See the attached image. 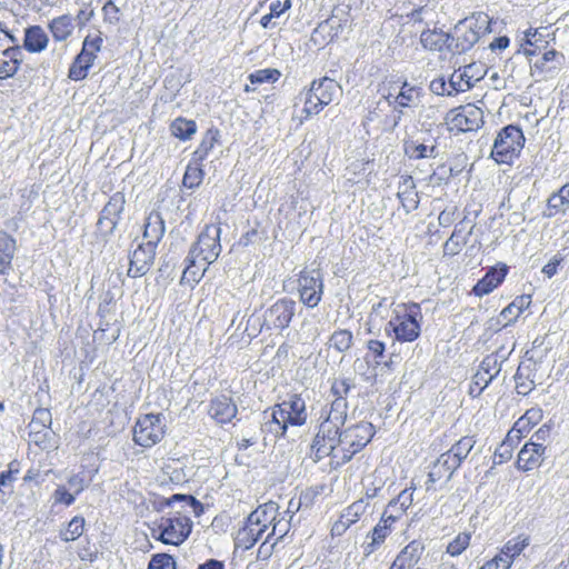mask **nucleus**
I'll return each mask as SVG.
<instances>
[{
  "instance_id": "obj_14",
  "label": "nucleus",
  "mask_w": 569,
  "mask_h": 569,
  "mask_svg": "<svg viewBox=\"0 0 569 569\" xmlns=\"http://www.w3.org/2000/svg\"><path fill=\"white\" fill-rule=\"evenodd\" d=\"M298 297L307 308H316L323 296V279L318 270L302 269L298 274Z\"/></svg>"
},
{
  "instance_id": "obj_10",
  "label": "nucleus",
  "mask_w": 569,
  "mask_h": 569,
  "mask_svg": "<svg viewBox=\"0 0 569 569\" xmlns=\"http://www.w3.org/2000/svg\"><path fill=\"white\" fill-rule=\"evenodd\" d=\"M220 236L221 228L219 224H206L189 250L191 258L199 259V262L207 266L212 264L221 252Z\"/></svg>"
},
{
  "instance_id": "obj_39",
  "label": "nucleus",
  "mask_w": 569,
  "mask_h": 569,
  "mask_svg": "<svg viewBox=\"0 0 569 569\" xmlns=\"http://www.w3.org/2000/svg\"><path fill=\"white\" fill-rule=\"evenodd\" d=\"M391 535L379 521L367 535V541L362 545V552L366 557L375 553L386 542Z\"/></svg>"
},
{
  "instance_id": "obj_22",
  "label": "nucleus",
  "mask_w": 569,
  "mask_h": 569,
  "mask_svg": "<svg viewBox=\"0 0 569 569\" xmlns=\"http://www.w3.org/2000/svg\"><path fill=\"white\" fill-rule=\"evenodd\" d=\"M507 273L508 267L505 263L490 267L485 276L472 287L471 292L477 297L489 295L503 282Z\"/></svg>"
},
{
  "instance_id": "obj_29",
  "label": "nucleus",
  "mask_w": 569,
  "mask_h": 569,
  "mask_svg": "<svg viewBox=\"0 0 569 569\" xmlns=\"http://www.w3.org/2000/svg\"><path fill=\"white\" fill-rule=\"evenodd\" d=\"M17 251V240L6 231H0V276L12 270V261Z\"/></svg>"
},
{
  "instance_id": "obj_52",
  "label": "nucleus",
  "mask_w": 569,
  "mask_h": 569,
  "mask_svg": "<svg viewBox=\"0 0 569 569\" xmlns=\"http://www.w3.org/2000/svg\"><path fill=\"white\" fill-rule=\"evenodd\" d=\"M471 542V533L468 531L459 532L446 547V552L451 557L460 556Z\"/></svg>"
},
{
  "instance_id": "obj_62",
  "label": "nucleus",
  "mask_w": 569,
  "mask_h": 569,
  "mask_svg": "<svg viewBox=\"0 0 569 569\" xmlns=\"http://www.w3.org/2000/svg\"><path fill=\"white\" fill-rule=\"evenodd\" d=\"M429 88L431 92L438 96H453L458 93L453 91V88L449 87V83L446 82L443 77L433 79L430 82Z\"/></svg>"
},
{
  "instance_id": "obj_45",
  "label": "nucleus",
  "mask_w": 569,
  "mask_h": 569,
  "mask_svg": "<svg viewBox=\"0 0 569 569\" xmlns=\"http://www.w3.org/2000/svg\"><path fill=\"white\" fill-rule=\"evenodd\" d=\"M93 64H94V61H92L86 54H82L79 52L69 67V70H68L69 79L73 80V81L84 80L88 77L89 70Z\"/></svg>"
},
{
  "instance_id": "obj_35",
  "label": "nucleus",
  "mask_w": 569,
  "mask_h": 569,
  "mask_svg": "<svg viewBox=\"0 0 569 569\" xmlns=\"http://www.w3.org/2000/svg\"><path fill=\"white\" fill-rule=\"evenodd\" d=\"M476 445L473 436H463L451 448L442 453L445 457H449V460L459 468L463 460L468 457L470 451Z\"/></svg>"
},
{
  "instance_id": "obj_23",
  "label": "nucleus",
  "mask_w": 569,
  "mask_h": 569,
  "mask_svg": "<svg viewBox=\"0 0 569 569\" xmlns=\"http://www.w3.org/2000/svg\"><path fill=\"white\" fill-rule=\"evenodd\" d=\"M425 550L426 546L422 540H411L400 550L389 569H413Z\"/></svg>"
},
{
  "instance_id": "obj_28",
  "label": "nucleus",
  "mask_w": 569,
  "mask_h": 569,
  "mask_svg": "<svg viewBox=\"0 0 569 569\" xmlns=\"http://www.w3.org/2000/svg\"><path fill=\"white\" fill-rule=\"evenodd\" d=\"M166 231L161 213L152 210L146 218L143 224V242L158 247Z\"/></svg>"
},
{
  "instance_id": "obj_44",
  "label": "nucleus",
  "mask_w": 569,
  "mask_h": 569,
  "mask_svg": "<svg viewBox=\"0 0 569 569\" xmlns=\"http://www.w3.org/2000/svg\"><path fill=\"white\" fill-rule=\"evenodd\" d=\"M20 471L21 462L13 459L8 463L7 469L0 472V501L4 500L7 490L11 491L13 489V483Z\"/></svg>"
},
{
  "instance_id": "obj_60",
  "label": "nucleus",
  "mask_w": 569,
  "mask_h": 569,
  "mask_svg": "<svg viewBox=\"0 0 569 569\" xmlns=\"http://www.w3.org/2000/svg\"><path fill=\"white\" fill-rule=\"evenodd\" d=\"M416 491V485L411 481L410 486L399 492V495L389 501V507L395 508L397 502L406 503L411 507L413 503V493Z\"/></svg>"
},
{
  "instance_id": "obj_17",
  "label": "nucleus",
  "mask_w": 569,
  "mask_h": 569,
  "mask_svg": "<svg viewBox=\"0 0 569 569\" xmlns=\"http://www.w3.org/2000/svg\"><path fill=\"white\" fill-rule=\"evenodd\" d=\"M547 447L530 439L519 450L516 468L522 472L538 470L546 459Z\"/></svg>"
},
{
  "instance_id": "obj_19",
  "label": "nucleus",
  "mask_w": 569,
  "mask_h": 569,
  "mask_svg": "<svg viewBox=\"0 0 569 569\" xmlns=\"http://www.w3.org/2000/svg\"><path fill=\"white\" fill-rule=\"evenodd\" d=\"M353 387L352 380L347 377H338L331 381L330 395L333 399L327 415L347 418V398Z\"/></svg>"
},
{
  "instance_id": "obj_54",
  "label": "nucleus",
  "mask_w": 569,
  "mask_h": 569,
  "mask_svg": "<svg viewBox=\"0 0 569 569\" xmlns=\"http://www.w3.org/2000/svg\"><path fill=\"white\" fill-rule=\"evenodd\" d=\"M466 243V236L461 231L455 229L449 239L445 242L443 252L445 254L456 256L462 250Z\"/></svg>"
},
{
  "instance_id": "obj_61",
  "label": "nucleus",
  "mask_w": 569,
  "mask_h": 569,
  "mask_svg": "<svg viewBox=\"0 0 569 569\" xmlns=\"http://www.w3.org/2000/svg\"><path fill=\"white\" fill-rule=\"evenodd\" d=\"M39 423L41 429H49L51 425V413L48 409L39 408L34 411L30 427L34 429Z\"/></svg>"
},
{
  "instance_id": "obj_18",
  "label": "nucleus",
  "mask_w": 569,
  "mask_h": 569,
  "mask_svg": "<svg viewBox=\"0 0 569 569\" xmlns=\"http://www.w3.org/2000/svg\"><path fill=\"white\" fill-rule=\"evenodd\" d=\"M208 416L220 426L232 423L238 416V406L232 397L218 395L210 399Z\"/></svg>"
},
{
  "instance_id": "obj_21",
  "label": "nucleus",
  "mask_w": 569,
  "mask_h": 569,
  "mask_svg": "<svg viewBox=\"0 0 569 569\" xmlns=\"http://www.w3.org/2000/svg\"><path fill=\"white\" fill-rule=\"evenodd\" d=\"M481 64L470 63L453 71L449 79V87L456 92H466L471 89L485 76Z\"/></svg>"
},
{
  "instance_id": "obj_4",
  "label": "nucleus",
  "mask_w": 569,
  "mask_h": 569,
  "mask_svg": "<svg viewBox=\"0 0 569 569\" xmlns=\"http://www.w3.org/2000/svg\"><path fill=\"white\" fill-rule=\"evenodd\" d=\"M281 516L274 502L259 506L252 511L243 528L239 531V539L246 548L252 547L270 532L273 522Z\"/></svg>"
},
{
  "instance_id": "obj_49",
  "label": "nucleus",
  "mask_w": 569,
  "mask_h": 569,
  "mask_svg": "<svg viewBox=\"0 0 569 569\" xmlns=\"http://www.w3.org/2000/svg\"><path fill=\"white\" fill-rule=\"evenodd\" d=\"M368 502L365 499H358L342 510L340 517L351 527L357 523L365 515Z\"/></svg>"
},
{
  "instance_id": "obj_31",
  "label": "nucleus",
  "mask_w": 569,
  "mask_h": 569,
  "mask_svg": "<svg viewBox=\"0 0 569 569\" xmlns=\"http://www.w3.org/2000/svg\"><path fill=\"white\" fill-rule=\"evenodd\" d=\"M220 142V131L216 127H211L207 129L203 133V137L192 152L191 159L198 162L203 163V161L209 157L212 152L213 148Z\"/></svg>"
},
{
  "instance_id": "obj_36",
  "label": "nucleus",
  "mask_w": 569,
  "mask_h": 569,
  "mask_svg": "<svg viewBox=\"0 0 569 569\" xmlns=\"http://www.w3.org/2000/svg\"><path fill=\"white\" fill-rule=\"evenodd\" d=\"M323 110L322 102L316 94V92L310 87L305 92V100H303V108L301 109L300 114L293 116V121L297 122V124H302L307 120H309L311 117L319 114Z\"/></svg>"
},
{
  "instance_id": "obj_41",
  "label": "nucleus",
  "mask_w": 569,
  "mask_h": 569,
  "mask_svg": "<svg viewBox=\"0 0 569 569\" xmlns=\"http://www.w3.org/2000/svg\"><path fill=\"white\" fill-rule=\"evenodd\" d=\"M310 87L322 102L323 108L333 101V96L338 91V84L328 77L313 80Z\"/></svg>"
},
{
  "instance_id": "obj_15",
  "label": "nucleus",
  "mask_w": 569,
  "mask_h": 569,
  "mask_svg": "<svg viewBox=\"0 0 569 569\" xmlns=\"http://www.w3.org/2000/svg\"><path fill=\"white\" fill-rule=\"evenodd\" d=\"M126 197L121 191L114 192L100 211L97 227L104 236L112 234L124 210Z\"/></svg>"
},
{
  "instance_id": "obj_59",
  "label": "nucleus",
  "mask_w": 569,
  "mask_h": 569,
  "mask_svg": "<svg viewBox=\"0 0 569 569\" xmlns=\"http://www.w3.org/2000/svg\"><path fill=\"white\" fill-rule=\"evenodd\" d=\"M515 382L518 395L527 396L535 389V381L523 376L519 369L515 376Z\"/></svg>"
},
{
  "instance_id": "obj_33",
  "label": "nucleus",
  "mask_w": 569,
  "mask_h": 569,
  "mask_svg": "<svg viewBox=\"0 0 569 569\" xmlns=\"http://www.w3.org/2000/svg\"><path fill=\"white\" fill-rule=\"evenodd\" d=\"M531 295L517 296L500 312V317L506 321L505 326L515 323L520 318V316L531 306Z\"/></svg>"
},
{
  "instance_id": "obj_3",
  "label": "nucleus",
  "mask_w": 569,
  "mask_h": 569,
  "mask_svg": "<svg viewBox=\"0 0 569 569\" xmlns=\"http://www.w3.org/2000/svg\"><path fill=\"white\" fill-rule=\"evenodd\" d=\"M307 408L303 398L298 393L290 395L286 400L272 408L273 427L271 431L276 437H286L289 426L300 427L307 422Z\"/></svg>"
},
{
  "instance_id": "obj_11",
  "label": "nucleus",
  "mask_w": 569,
  "mask_h": 569,
  "mask_svg": "<svg viewBox=\"0 0 569 569\" xmlns=\"http://www.w3.org/2000/svg\"><path fill=\"white\" fill-rule=\"evenodd\" d=\"M376 435L375 426L369 421H359L346 429L341 428L342 447L346 457V463L361 452L372 440Z\"/></svg>"
},
{
  "instance_id": "obj_12",
  "label": "nucleus",
  "mask_w": 569,
  "mask_h": 569,
  "mask_svg": "<svg viewBox=\"0 0 569 569\" xmlns=\"http://www.w3.org/2000/svg\"><path fill=\"white\" fill-rule=\"evenodd\" d=\"M297 303L290 298H280L268 307L262 315L261 330L282 332L290 327L296 315Z\"/></svg>"
},
{
  "instance_id": "obj_51",
  "label": "nucleus",
  "mask_w": 569,
  "mask_h": 569,
  "mask_svg": "<svg viewBox=\"0 0 569 569\" xmlns=\"http://www.w3.org/2000/svg\"><path fill=\"white\" fill-rule=\"evenodd\" d=\"M103 46V38L101 32L97 34H88L82 42L80 53L86 54L92 61H96L98 53L101 51Z\"/></svg>"
},
{
  "instance_id": "obj_32",
  "label": "nucleus",
  "mask_w": 569,
  "mask_h": 569,
  "mask_svg": "<svg viewBox=\"0 0 569 569\" xmlns=\"http://www.w3.org/2000/svg\"><path fill=\"white\" fill-rule=\"evenodd\" d=\"M403 152L410 160L436 158L438 153L436 142L427 144L416 139L403 141Z\"/></svg>"
},
{
  "instance_id": "obj_50",
  "label": "nucleus",
  "mask_w": 569,
  "mask_h": 569,
  "mask_svg": "<svg viewBox=\"0 0 569 569\" xmlns=\"http://www.w3.org/2000/svg\"><path fill=\"white\" fill-rule=\"evenodd\" d=\"M353 336L348 329H338L332 332L329 338V348H333L338 352H346L352 345Z\"/></svg>"
},
{
  "instance_id": "obj_24",
  "label": "nucleus",
  "mask_w": 569,
  "mask_h": 569,
  "mask_svg": "<svg viewBox=\"0 0 569 569\" xmlns=\"http://www.w3.org/2000/svg\"><path fill=\"white\" fill-rule=\"evenodd\" d=\"M457 469L453 462L449 460V457H445L441 453L428 472V479L425 483L426 490L436 491L437 483L447 482Z\"/></svg>"
},
{
  "instance_id": "obj_6",
  "label": "nucleus",
  "mask_w": 569,
  "mask_h": 569,
  "mask_svg": "<svg viewBox=\"0 0 569 569\" xmlns=\"http://www.w3.org/2000/svg\"><path fill=\"white\" fill-rule=\"evenodd\" d=\"M192 521L181 512L161 517L151 528L152 537L164 545L179 546L191 533Z\"/></svg>"
},
{
  "instance_id": "obj_38",
  "label": "nucleus",
  "mask_w": 569,
  "mask_h": 569,
  "mask_svg": "<svg viewBox=\"0 0 569 569\" xmlns=\"http://www.w3.org/2000/svg\"><path fill=\"white\" fill-rule=\"evenodd\" d=\"M450 40V34L438 29L425 30L420 36V42L423 48L431 51H441L449 47L451 44L449 43Z\"/></svg>"
},
{
  "instance_id": "obj_8",
  "label": "nucleus",
  "mask_w": 569,
  "mask_h": 569,
  "mask_svg": "<svg viewBox=\"0 0 569 569\" xmlns=\"http://www.w3.org/2000/svg\"><path fill=\"white\" fill-rule=\"evenodd\" d=\"M443 121L449 132H473L483 126V110L469 102L450 109Z\"/></svg>"
},
{
  "instance_id": "obj_37",
  "label": "nucleus",
  "mask_w": 569,
  "mask_h": 569,
  "mask_svg": "<svg viewBox=\"0 0 569 569\" xmlns=\"http://www.w3.org/2000/svg\"><path fill=\"white\" fill-rule=\"evenodd\" d=\"M48 29L56 41H64L74 30L73 18L70 14L56 17L49 21Z\"/></svg>"
},
{
  "instance_id": "obj_9",
  "label": "nucleus",
  "mask_w": 569,
  "mask_h": 569,
  "mask_svg": "<svg viewBox=\"0 0 569 569\" xmlns=\"http://www.w3.org/2000/svg\"><path fill=\"white\" fill-rule=\"evenodd\" d=\"M489 31L488 17L479 13L461 20L453 30L451 42L458 52L471 49Z\"/></svg>"
},
{
  "instance_id": "obj_64",
  "label": "nucleus",
  "mask_w": 569,
  "mask_h": 569,
  "mask_svg": "<svg viewBox=\"0 0 569 569\" xmlns=\"http://www.w3.org/2000/svg\"><path fill=\"white\" fill-rule=\"evenodd\" d=\"M368 355L373 359H381L386 351V345L383 341L378 339H370L367 341Z\"/></svg>"
},
{
  "instance_id": "obj_47",
  "label": "nucleus",
  "mask_w": 569,
  "mask_h": 569,
  "mask_svg": "<svg viewBox=\"0 0 569 569\" xmlns=\"http://www.w3.org/2000/svg\"><path fill=\"white\" fill-rule=\"evenodd\" d=\"M203 178V163L190 159L182 178L183 187L188 189L198 188L202 183Z\"/></svg>"
},
{
  "instance_id": "obj_1",
  "label": "nucleus",
  "mask_w": 569,
  "mask_h": 569,
  "mask_svg": "<svg viewBox=\"0 0 569 569\" xmlns=\"http://www.w3.org/2000/svg\"><path fill=\"white\" fill-rule=\"evenodd\" d=\"M346 420L347 418L340 416L326 415L320 421L310 446V456L316 462L328 459L332 469L347 465L341 436Z\"/></svg>"
},
{
  "instance_id": "obj_27",
  "label": "nucleus",
  "mask_w": 569,
  "mask_h": 569,
  "mask_svg": "<svg viewBox=\"0 0 569 569\" xmlns=\"http://www.w3.org/2000/svg\"><path fill=\"white\" fill-rule=\"evenodd\" d=\"M543 418V411L540 407H532L519 417L509 430L518 439L522 440L531 430L540 423Z\"/></svg>"
},
{
  "instance_id": "obj_30",
  "label": "nucleus",
  "mask_w": 569,
  "mask_h": 569,
  "mask_svg": "<svg viewBox=\"0 0 569 569\" xmlns=\"http://www.w3.org/2000/svg\"><path fill=\"white\" fill-rule=\"evenodd\" d=\"M397 197L407 212L418 208L419 197L418 192L416 191V184L411 176L401 177Z\"/></svg>"
},
{
  "instance_id": "obj_20",
  "label": "nucleus",
  "mask_w": 569,
  "mask_h": 569,
  "mask_svg": "<svg viewBox=\"0 0 569 569\" xmlns=\"http://www.w3.org/2000/svg\"><path fill=\"white\" fill-rule=\"evenodd\" d=\"M157 247L141 242L131 253L128 276L138 278L144 276L152 267Z\"/></svg>"
},
{
  "instance_id": "obj_56",
  "label": "nucleus",
  "mask_w": 569,
  "mask_h": 569,
  "mask_svg": "<svg viewBox=\"0 0 569 569\" xmlns=\"http://www.w3.org/2000/svg\"><path fill=\"white\" fill-rule=\"evenodd\" d=\"M492 380L482 371H476L469 386L468 393L471 398H478Z\"/></svg>"
},
{
  "instance_id": "obj_55",
  "label": "nucleus",
  "mask_w": 569,
  "mask_h": 569,
  "mask_svg": "<svg viewBox=\"0 0 569 569\" xmlns=\"http://www.w3.org/2000/svg\"><path fill=\"white\" fill-rule=\"evenodd\" d=\"M501 365L498 357L493 353L486 356L478 368V371H482L490 380H493L499 375Z\"/></svg>"
},
{
  "instance_id": "obj_46",
  "label": "nucleus",
  "mask_w": 569,
  "mask_h": 569,
  "mask_svg": "<svg viewBox=\"0 0 569 569\" xmlns=\"http://www.w3.org/2000/svg\"><path fill=\"white\" fill-rule=\"evenodd\" d=\"M199 259H192L191 254L188 253L186 258V267L182 272L181 283L197 284L204 276L209 266L200 267L197 266Z\"/></svg>"
},
{
  "instance_id": "obj_43",
  "label": "nucleus",
  "mask_w": 569,
  "mask_h": 569,
  "mask_svg": "<svg viewBox=\"0 0 569 569\" xmlns=\"http://www.w3.org/2000/svg\"><path fill=\"white\" fill-rule=\"evenodd\" d=\"M520 442V439H518L515 435L508 431L505 439L495 450V462L501 465L511 460V458L513 457L515 449L518 447Z\"/></svg>"
},
{
  "instance_id": "obj_13",
  "label": "nucleus",
  "mask_w": 569,
  "mask_h": 569,
  "mask_svg": "<svg viewBox=\"0 0 569 569\" xmlns=\"http://www.w3.org/2000/svg\"><path fill=\"white\" fill-rule=\"evenodd\" d=\"M22 62V50L16 38L0 21V79H8L17 73Z\"/></svg>"
},
{
  "instance_id": "obj_34",
  "label": "nucleus",
  "mask_w": 569,
  "mask_h": 569,
  "mask_svg": "<svg viewBox=\"0 0 569 569\" xmlns=\"http://www.w3.org/2000/svg\"><path fill=\"white\" fill-rule=\"evenodd\" d=\"M49 42V38L40 26L28 27L24 31L23 48L31 52L38 53L43 51Z\"/></svg>"
},
{
  "instance_id": "obj_5",
  "label": "nucleus",
  "mask_w": 569,
  "mask_h": 569,
  "mask_svg": "<svg viewBox=\"0 0 569 569\" xmlns=\"http://www.w3.org/2000/svg\"><path fill=\"white\" fill-rule=\"evenodd\" d=\"M525 143L526 137L522 129L516 124H508L498 131L490 158L497 164L512 166L520 157Z\"/></svg>"
},
{
  "instance_id": "obj_42",
  "label": "nucleus",
  "mask_w": 569,
  "mask_h": 569,
  "mask_svg": "<svg viewBox=\"0 0 569 569\" xmlns=\"http://www.w3.org/2000/svg\"><path fill=\"white\" fill-rule=\"evenodd\" d=\"M169 129L174 138L188 141L196 134L198 127L194 120L178 117L171 121Z\"/></svg>"
},
{
  "instance_id": "obj_48",
  "label": "nucleus",
  "mask_w": 569,
  "mask_h": 569,
  "mask_svg": "<svg viewBox=\"0 0 569 569\" xmlns=\"http://www.w3.org/2000/svg\"><path fill=\"white\" fill-rule=\"evenodd\" d=\"M86 521L81 516H74L68 525L60 530L59 537L66 542L79 539L84 532Z\"/></svg>"
},
{
  "instance_id": "obj_7",
  "label": "nucleus",
  "mask_w": 569,
  "mask_h": 569,
  "mask_svg": "<svg viewBox=\"0 0 569 569\" xmlns=\"http://www.w3.org/2000/svg\"><path fill=\"white\" fill-rule=\"evenodd\" d=\"M167 425L162 413H146L138 417L132 429L133 442L149 449L162 441Z\"/></svg>"
},
{
  "instance_id": "obj_16",
  "label": "nucleus",
  "mask_w": 569,
  "mask_h": 569,
  "mask_svg": "<svg viewBox=\"0 0 569 569\" xmlns=\"http://www.w3.org/2000/svg\"><path fill=\"white\" fill-rule=\"evenodd\" d=\"M383 98L389 104L399 108H410L415 104L420 96V89L410 86L407 81L390 80L383 87Z\"/></svg>"
},
{
  "instance_id": "obj_58",
  "label": "nucleus",
  "mask_w": 569,
  "mask_h": 569,
  "mask_svg": "<svg viewBox=\"0 0 569 569\" xmlns=\"http://www.w3.org/2000/svg\"><path fill=\"white\" fill-rule=\"evenodd\" d=\"M101 11L106 23L117 24L120 21V8L112 0L106 1Z\"/></svg>"
},
{
  "instance_id": "obj_25",
  "label": "nucleus",
  "mask_w": 569,
  "mask_h": 569,
  "mask_svg": "<svg viewBox=\"0 0 569 569\" xmlns=\"http://www.w3.org/2000/svg\"><path fill=\"white\" fill-rule=\"evenodd\" d=\"M563 54L556 49H549L542 53V57L530 64V74L540 79H547V76L561 69Z\"/></svg>"
},
{
  "instance_id": "obj_40",
  "label": "nucleus",
  "mask_w": 569,
  "mask_h": 569,
  "mask_svg": "<svg viewBox=\"0 0 569 569\" xmlns=\"http://www.w3.org/2000/svg\"><path fill=\"white\" fill-rule=\"evenodd\" d=\"M569 211V182L563 184L558 192L550 196L547 202V216L553 217Z\"/></svg>"
},
{
  "instance_id": "obj_53",
  "label": "nucleus",
  "mask_w": 569,
  "mask_h": 569,
  "mask_svg": "<svg viewBox=\"0 0 569 569\" xmlns=\"http://www.w3.org/2000/svg\"><path fill=\"white\" fill-rule=\"evenodd\" d=\"M281 77V72L274 68L259 69L248 76L252 84H261L264 82L274 83Z\"/></svg>"
},
{
  "instance_id": "obj_26",
  "label": "nucleus",
  "mask_w": 569,
  "mask_h": 569,
  "mask_svg": "<svg viewBox=\"0 0 569 569\" xmlns=\"http://www.w3.org/2000/svg\"><path fill=\"white\" fill-rule=\"evenodd\" d=\"M530 542L529 535L520 533L507 540L497 555L500 556L507 567L511 568L515 560L529 547Z\"/></svg>"
},
{
  "instance_id": "obj_63",
  "label": "nucleus",
  "mask_w": 569,
  "mask_h": 569,
  "mask_svg": "<svg viewBox=\"0 0 569 569\" xmlns=\"http://www.w3.org/2000/svg\"><path fill=\"white\" fill-rule=\"evenodd\" d=\"M94 17V8L91 2L84 3L82 8L77 12L76 21L79 28L88 26V23Z\"/></svg>"
},
{
  "instance_id": "obj_57",
  "label": "nucleus",
  "mask_w": 569,
  "mask_h": 569,
  "mask_svg": "<svg viewBox=\"0 0 569 569\" xmlns=\"http://www.w3.org/2000/svg\"><path fill=\"white\" fill-rule=\"evenodd\" d=\"M148 569H177V563L168 553H156L151 557Z\"/></svg>"
},
{
  "instance_id": "obj_2",
  "label": "nucleus",
  "mask_w": 569,
  "mask_h": 569,
  "mask_svg": "<svg viewBox=\"0 0 569 569\" xmlns=\"http://www.w3.org/2000/svg\"><path fill=\"white\" fill-rule=\"evenodd\" d=\"M422 311L419 303H398L392 310L385 332L400 343L415 342L421 336Z\"/></svg>"
}]
</instances>
